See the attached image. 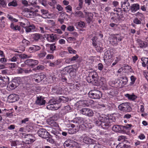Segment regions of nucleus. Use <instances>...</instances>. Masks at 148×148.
Returning a JSON list of instances; mask_svg holds the SVG:
<instances>
[{"label":"nucleus","mask_w":148,"mask_h":148,"mask_svg":"<svg viewBox=\"0 0 148 148\" xmlns=\"http://www.w3.org/2000/svg\"><path fill=\"white\" fill-rule=\"evenodd\" d=\"M86 80L89 83H97L98 81L97 73L94 71L89 72L88 76L86 78Z\"/></svg>","instance_id":"1"},{"label":"nucleus","mask_w":148,"mask_h":148,"mask_svg":"<svg viewBox=\"0 0 148 148\" xmlns=\"http://www.w3.org/2000/svg\"><path fill=\"white\" fill-rule=\"evenodd\" d=\"M100 121H102V127L103 129L108 128L111 125L109 116L104 115H102L101 117L99 118Z\"/></svg>","instance_id":"2"},{"label":"nucleus","mask_w":148,"mask_h":148,"mask_svg":"<svg viewBox=\"0 0 148 148\" xmlns=\"http://www.w3.org/2000/svg\"><path fill=\"white\" fill-rule=\"evenodd\" d=\"M123 37L119 34H115L112 36L110 39V42L113 45L116 46L118 43L121 41Z\"/></svg>","instance_id":"3"},{"label":"nucleus","mask_w":148,"mask_h":148,"mask_svg":"<svg viewBox=\"0 0 148 148\" xmlns=\"http://www.w3.org/2000/svg\"><path fill=\"white\" fill-rule=\"evenodd\" d=\"M89 97L93 99H99L102 96V93L99 90H91L88 93Z\"/></svg>","instance_id":"4"},{"label":"nucleus","mask_w":148,"mask_h":148,"mask_svg":"<svg viewBox=\"0 0 148 148\" xmlns=\"http://www.w3.org/2000/svg\"><path fill=\"white\" fill-rule=\"evenodd\" d=\"M33 81L36 83L40 82L45 77L43 73H41L40 75L34 74L31 76Z\"/></svg>","instance_id":"5"},{"label":"nucleus","mask_w":148,"mask_h":148,"mask_svg":"<svg viewBox=\"0 0 148 148\" xmlns=\"http://www.w3.org/2000/svg\"><path fill=\"white\" fill-rule=\"evenodd\" d=\"M80 113L83 115L91 117L93 116L94 113L92 110L88 108L82 109L80 111Z\"/></svg>","instance_id":"6"},{"label":"nucleus","mask_w":148,"mask_h":148,"mask_svg":"<svg viewBox=\"0 0 148 148\" xmlns=\"http://www.w3.org/2000/svg\"><path fill=\"white\" fill-rule=\"evenodd\" d=\"M39 136L44 138H46L49 137V133L45 129H40L37 132Z\"/></svg>","instance_id":"7"},{"label":"nucleus","mask_w":148,"mask_h":148,"mask_svg":"<svg viewBox=\"0 0 148 148\" xmlns=\"http://www.w3.org/2000/svg\"><path fill=\"white\" fill-rule=\"evenodd\" d=\"M118 108L121 111L128 112L130 111L131 108L128 103H124L120 104Z\"/></svg>","instance_id":"8"},{"label":"nucleus","mask_w":148,"mask_h":148,"mask_svg":"<svg viewBox=\"0 0 148 148\" xmlns=\"http://www.w3.org/2000/svg\"><path fill=\"white\" fill-rule=\"evenodd\" d=\"M25 21L27 23V25L26 26L25 28L26 32L27 33H29L34 31L35 28V26L33 24L29 25V22L27 19L25 20Z\"/></svg>","instance_id":"9"},{"label":"nucleus","mask_w":148,"mask_h":148,"mask_svg":"<svg viewBox=\"0 0 148 148\" xmlns=\"http://www.w3.org/2000/svg\"><path fill=\"white\" fill-rule=\"evenodd\" d=\"M121 7L125 12H128L130 9V3L127 1L121 2Z\"/></svg>","instance_id":"10"},{"label":"nucleus","mask_w":148,"mask_h":148,"mask_svg":"<svg viewBox=\"0 0 148 148\" xmlns=\"http://www.w3.org/2000/svg\"><path fill=\"white\" fill-rule=\"evenodd\" d=\"M46 46L47 47L46 49L47 51L51 53H53L56 48V46L54 44H47L46 45Z\"/></svg>","instance_id":"11"},{"label":"nucleus","mask_w":148,"mask_h":148,"mask_svg":"<svg viewBox=\"0 0 148 148\" xmlns=\"http://www.w3.org/2000/svg\"><path fill=\"white\" fill-rule=\"evenodd\" d=\"M44 98L42 96H39L37 97L36 101V103L40 106L44 105L46 103V101L44 99Z\"/></svg>","instance_id":"12"},{"label":"nucleus","mask_w":148,"mask_h":148,"mask_svg":"<svg viewBox=\"0 0 148 148\" xmlns=\"http://www.w3.org/2000/svg\"><path fill=\"white\" fill-rule=\"evenodd\" d=\"M57 103H58L56 101V99H51L49 101V104L47 106V108L48 109L53 110L54 109V105Z\"/></svg>","instance_id":"13"},{"label":"nucleus","mask_w":148,"mask_h":148,"mask_svg":"<svg viewBox=\"0 0 148 148\" xmlns=\"http://www.w3.org/2000/svg\"><path fill=\"white\" fill-rule=\"evenodd\" d=\"M73 14L75 17L78 18H84V16L83 12L81 11H77L74 12Z\"/></svg>","instance_id":"14"},{"label":"nucleus","mask_w":148,"mask_h":148,"mask_svg":"<svg viewBox=\"0 0 148 148\" xmlns=\"http://www.w3.org/2000/svg\"><path fill=\"white\" fill-rule=\"evenodd\" d=\"M75 124L78 123L79 124H80V125H83L84 123V119L83 118L77 117L74 119L72 121V122Z\"/></svg>","instance_id":"15"},{"label":"nucleus","mask_w":148,"mask_h":148,"mask_svg":"<svg viewBox=\"0 0 148 148\" xmlns=\"http://www.w3.org/2000/svg\"><path fill=\"white\" fill-rule=\"evenodd\" d=\"M67 72L69 73L71 77H74L76 75V70L74 68H72L71 66H69Z\"/></svg>","instance_id":"16"},{"label":"nucleus","mask_w":148,"mask_h":148,"mask_svg":"<svg viewBox=\"0 0 148 148\" xmlns=\"http://www.w3.org/2000/svg\"><path fill=\"white\" fill-rule=\"evenodd\" d=\"M57 38V36L56 34H47V39L49 41L54 42Z\"/></svg>","instance_id":"17"},{"label":"nucleus","mask_w":148,"mask_h":148,"mask_svg":"<svg viewBox=\"0 0 148 148\" xmlns=\"http://www.w3.org/2000/svg\"><path fill=\"white\" fill-rule=\"evenodd\" d=\"M40 49V47L39 46L33 45L29 48L28 51L30 53L35 52L39 51Z\"/></svg>","instance_id":"18"},{"label":"nucleus","mask_w":148,"mask_h":148,"mask_svg":"<svg viewBox=\"0 0 148 148\" xmlns=\"http://www.w3.org/2000/svg\"><path fill=\"white\" fill-rule=\"evenodd\" d=\"M41 12L42 14L41 16L44 18H49L50 17V15L49 14L48 11L47 10L44 9H41Z\"/></svg>","instance_id":"19"},{"label":"nucleus","mask_w":148,"mask_h":148,"mask_svg":"<svg viewBox=\"0 0 148 148\" xmlns=\"http://www.w3.org/2000/svg\"><path fill=\"white\" fill-rule=\"evenodd\" d=\"M21 141L18 140L12 141L11 142V148H19L21 146Z\"/></svg>","instance_id":"20"},{"label":"nucleus","mask_w":148,"mask_h":148,"mask_svg":"<svg viewBox=\"0 0 148 148\" xmlns=\"http://www.w3.org/2000/svg\"><path fill=\"white\" fill-rule=\"evenodd\" d=\"M21 44H22V45L23 46L22 47L21 49H20V50L23 51L25 50V47L29 45L30 42L28 40L25 39H24L22 40L21 42Z\"/></svg>","instance_id":"21"},{"label":"nucleus","mask_w":148,"mask_h":148,"mask_svg":"<svg viewBox=\"0 0 148 148\" xmlns=\"http://www.w3.org/2000/svg\"><path fill=\"white\" fill-rule=\"evenodd\" d=\"M140 8V5L138 4H134L130 6V9L132 12H135Z\"/></svg>","instance_id":"22"},{"label":"nucleus","mask_w":148,"mask_h":148,"mask_svg":"<svg viewBox=\"0 0 148 148\" xmlns=\"http://www.w3.org/2000/svg\"><path fill=\"white\" fill-rule=\"evenodd\" d=\"M137 42L139 47L140 48H145L147 46V43L146 42L143 41L140 39L137 40Z\"/></svg>","instance_id":"23"},{"label":"nucleus","mask_w":148,"mask_h":148,"mask_svg":"<svg viewBox=\"0 0 148 148\" xmlns=\"http://www.w3.org/2000/svg\"><path fill=\"white\" fill-rule=\"evenodd\" d=\"M82 138H83V141L85 143H90L92 142L93 139H91L89 138L87 135L84 134L82 135Z\"/></svg>","instance_id":"24"},{"label":"nucleus","mask_w":148,"mask_h":148,"mask_svg":"<svg viewBox=\"0 0 148 148\" xmlns=\"http://www.w3.org/2000/svg\"><path fill=\"white\" fill-rule=\"evenodd\" d=\"M8 98L12 101L14 102L17 100L18 96L16 94H11L8 97Z\"/></svg>","instance_id":"25"},{"label":"nucleus","mask_w":148,"mask_h":148,"mask_svg":"<svg viewBox=\"0 0 148 148\" xmlns=\"http://www.w3.org/2000/svg\"><path fill=\"white\" fill-rule=\"evenodd\" d=\"M122 126L119 125H115L112 127V130L115 132H117L122 130Z\"/></svg>","instance_id":"26"},{"label":"nucleus","mask_w":148,"mask_h":148,"mask_svg":"<svg viewBox=\"0 0 148 148\" xmlns=\"http://www.w3.org/2000/svg\"><path fill=\"white\" fill-rule=\"evenodd\" d=\"M114 14L115 16H119L122 15V11L120 8H116L114 9Z\"/></svg>","instance_id":"27"},{"label":"nucleus","mask_w":148,"mask_h":148,"mask_svg":"<svg viewBox=\"0 0 148 148\" xmlns=\"http://www.w3.org/2000/svg\"><path fill=\"white\" fill-rule=\"evenodd\" d=\"M142 61V64L143 67L147 66V69H148V58L143 57L141 58Z\"/></svg>","instance_id":"28"},{"label":"nucleus","mask_w":148,"mask_h":148,"mask_svg":"<svg viewBox=\"0 0 148 148\" xmlns=\"http://www.w3.org/2000/svg\"><path fill=\"white\" fill-rule=\"evenodd\" d=\"M17 87L16 84H15L12 81L9 83L7 86V88H9L10 90H13L16 88Z\"/></svg>","instance_id":"29"},{"label":"nucleus","mask_w":148,"mask_h":148,"mask_svg":"<svg viewBox=\"0 0 148 148\" xmlns=\"http://www.w3.org/2000/svg\"><path fill=\"white\" fill-rule=\"evenodd\" d=\"M42 37V35L39 33H36L33 34V38L36 41L40 39Z\"/></svg>","instance_id":"30"},{"label":"nucleus","mask_w":148,"mask_h":148,"mask_svg":"<svg viewBox=\"0 0 148 148\" xmlns=\"http://www.w3.org/2000/svg\"><path fill=\"white\" fill-rule=\"evenodd\" d=\"M52 91L54 93L58 94H60L62 93V88L58 87L53 88Z\"/></svg>","instance_id":"31"},{"label":"nucleus","mask_w":148,"mask_h":148,"mask_svg":"<svg viewBox=\"0 0 148 148\" xmlns=\"http://www.w3.org/2000/svg\"><path fill=\"white\" fill-rule=\"evenodd\" d=\"M84 12L86 14H88V16L87 18L86 21L88 23H90L92 21L93 18V14L91 13H87L85 11H84Z\"/></svg>","instance_id":"32"},{"label":"nucleus","mask_w":148,"mask_h":148,"mask_svg":"<svg viewBox=\"0 0 148 148\" xmlns=\"http://www.w3.org/2000/svg\"><path fill=\"white\" fill-rule=\"evenodd\" d=\"M101 117V115H99L97 116V119H96L95 121V123L97 126L101 125L102 127V121H100L99 120V118Z\"/></svg>","instance_id":"33"},{"label":"nucleus","mask_w":148,"mask_h":148,"mask_svg":"<svg viewBox=\"0 0 148 148\" xmlns=\"http://www.w3.org/2000/svg\"><path fill=\"white\" fill-rule=\"evenodd\" d=\"M125 96L128 99L132 100H134L137 98V96L134 94L130 95L129 94H126L125 95Z\"/></svg>","instance_id":"34"},{"label":"nucleus","mask_w":148,"mask_h":148,"mask_svg":"<svg viewBox=\"0 0 148 148\" xmlns=\"http://www.w3.org/2000/svg\"><path fill=\"white\" fill-rule=\"evenodd\" d=\"M10 27L11 28L14 30L20 31L21 29L20 27L18 25H14L13 23H11Z\"/></svg>","instance_id":"35"},{"label":"nucleus","mask_w":148,"mask_h":148,"mask_svg":"<svg viewBox=\"0 0 148 148\" xmlns=\"http://www.w3.org/2000/svg\"><path fill=\"white\" fill-rule=\"evenodd\" d=\"M21 81V79L19 77H17L13 79L12 81L15 84H16L17 86L20 84Z\"/></svg>","instance_id":"36"},{"label":"nucleus","mask_w":148,"mask_h":148,"mask_svg":"<svg viewBox=\"0 0 148 148\" xmlns=\"http://www.w3.org/2000/svg\"><path fill=\"white\" fill-rule=\"evenodd\" d=\"M31 134L32 136L29 137H28L27 139V143L29 145L33 142L35 140V137L32 134Z\"/></svg>","instance_id":"37"},{"label":"nucleus","mask_w":148,"mask_h":148,"mask_svg":"<svg viewBox=\"0 0 148 148\" xmlns=\"http://www.w3.org/2000/svg\"><path fill=\"white\" fill-rule=\"evenodd\" d=\"M47 54V53L45 51H41L38 54V57L40 59H43Z\"/></svg>","instance_id":"38"},{"label":"nucleus","mask_w":148,"mask_h":148,"mask_svg":"<svg viewBox=\"0 0 148 148\" xmlns=\"http://www.w3.org/2000/svg\"><path fill=\"white\" fill-rule=\"evenodd\" d=\"M97 38L96 36H94L92 38V45L93 46L95 47H97V43L98 42V41H97Z\"/></svg>","instance_id":"39"},{"label":"nucleus","mask_w":148,"mask_h":148,"mask_svg":"<svg viewBox=\"0 0 148 148\" xmlns=\"http://www.w3.org/2000/svg\"><path fill=\"white\" fill-rule=\"evenodd\" d=\"M136 78L134 76L132 75L130 77V80L131 82L129 84V85L130 86H133L135 83L136 80Z\"/></svg>","instance_id":"40"},{"label":"nucleus","mask_w":148,"mask_h":148,"mask_svg":"<svg viewBox=\"0 0 148 148\" xmlns=\"http://www.w3.org/2000/svg\"><path fill=\"white\" fill-rule=\"evenodd\" d=\"M21 146L19 148H30V145L27 143L21 142L20 144Z\"/></svg>","instance_id":"41"},{"label":"nucleus","mask_w":148,"mask_h":148,"mask_svg":"<svg viewBox=\"0 0 148 148\" xmlns=\"http://www.w3.org/2000/svg\"><path fill=\"white\" fill-rule=\"evenodd\" d=\"M142 20H141V18L139 19L138 18H136L134 19L133 21L134 23L137 25H139L141 24Z\"/></svg>","instance_id":"42"},{"label":"nucleus","mask_w":148,"mask_h":148,"mask_svg":"<svg viewBox=\"0 0 148 148\" xmlns=\"http://www.w3.org/2000/svg\"><path fill=\"white\" fill-rule=\"evenodd\" d=\"M3 84H6L8 83L9 81V78L7 76L3 77Z\"/></svg>","instance_id":"43"},{"label":"nucleus","mask_w":148,"mask_h":148,"mask_svg":"<svg viewBox=\"0 0 148 148\" xmlns=\"http://www.w3.org/2000/svg\"><path fill=\"white\" fill-rule=\"evenodd\" d=\"M121 78L123 80L122 82L123 86L126 85L128 81L127 77H122Z\"/></svg>","instance_id":"44"},{"label":"nucleus","mask_w":148,"mask_h":148,"mask_svg":"<svg viewBox=\"0 0 148 148\" xmlns=\"http://www.w3.org/2000/svg\"><path fill=\"white\" fill-rule=\"evenodd\" d=\"M106 83V80L105 78L101 77L100 79L99 83L101 86H104Z\"/></svg>","instance_id":"45"},{"label":"nucleus","mask_w":148,"mask_h":148,"mask_svg":"<svg viewBox=\"0 0 148 148\" xmlns=\"http://www.w3.org/2000/svg\"><path fill=\"white\" fill-rule=\"evenodd\" d=\"M8 5L9 6H12L16 7L17 5V3L16 0H14L12 1L9 2Z\"/></svg>","instance_id":"46"},{"label":"nucleus","mask_w":148,"mask_h":148,"mask_svg":"<svg viewBox=\"0 0 148 148\" xmlns=\"http://www.w3.org/2000/svg\"><path fill=\"white\" fill-rule=\"evenodd\" d=\"M20 137L23 138H28L32 136L30 134H26L24 133H21L20 134Z\"/></svg>","instance_id":"47"},{"label":"nucleus","mask_w":148,"mask_h":148,"mask_svg":"<svg viewBox=\"0 0 148 148\" xmlns=\"http://www.w3.org/2000/svg\"><path fill=\"white\" fill-rule=\"evenodd\" d=\"M17 56H19V57L23 59L28 58L31 57V56H28L25 54H23L21 55H17Z\"/></svg>","instance_id":"48"},{"label":"nucleus","mask_w":148,"mask_h":148,"mask_svg":"<svg viewBox=\"0 0 148 148\" xmlns=\"http://www.w3.org/2000/svg\"><path fill=\"white\" fill-rule=\"evenodd\" d=\"M67 49L69 53L70 54H75L77 53L76 51L73 49L71 47H68Z\"/></svg>","instance_id":"49"},{"label":"nucleus","mask_w":148,"mask_h":148,"mask_svg":"<svg viewBox=\"0 0 148 148\" xmlns=\"http://www.w3.org/2000/svg\"><path fill=\"white\" fill-rule=\"evenodd\" d=\"M135 16H136L137 18L139 19L141 18V20L143 19L144 18L143 15L141 13L139 12H137L135 14Z\"/></svg>","instance_id":"50"},{"label":"nucleus","mask_w":148,"mask_h":148,"mask_svg":"<svg viewBox=\"0 0 148 148\" xmlns=\"http://www.w3.org/2000/svg\"><path fill=\"white\" fill-rule=\"evenodd\" d=\"M7 17L9 20L12 21L17 22L18 21V20L17 19L13 18V17L11 15H8Z\"/></svg>","instance_id":"51"},{"label":"nucleus","mask_w":148,"mask_h":148,"mask_svg":"<svg viewBox=\"0 0 148 148\" xmlns=\"http://www.w3.org/2000/svg\"><path fill=\"white\" fill-rule=\"evenodd\" d=\"M18 54H16L15 56H13L12 58L10 59L9 60L12 62H16L17 60V59L18 58V57L19 56H17Z\"/></svg>","instance_id":"52"},{"label":"nucleus","mask_w":148,"mask_h":148,"mask_svg":"<svg viewBox=\"0 0 148 148\" xmlns=\"http://www.w3.org/2000/svg\"><path fill=\"white\" fill-rule=\"evenodd\" d=\"M31 61V60H30ZM32 61V63L30 64L31 66H34L37 64L38 63V61L37 60H31Z\"/></svg>","instance_id":"53"},{"label":"nucleus","mask_w":148,"mask_h":148,"mask_svg":"<svg viewBox=\"0 0 148 148\" xmlns=\"http://www.w3.org/2000/svg\"><path fill=\"white\" fill-rule=\"evenodd\" d=\"M70 140H67L64 143V147H69L71 146V144L70 143Z\"/></svg>","instance_id":"54"},{"label":"nucleus","mask_w":148,"mask_h":148,"mask_svg":"<svg viewBox=\"0 0 148 148\" xmlns=\"http://www.w3.org/2000/svg\"><path fill=\"white\" fill-rule=\"evenodd\" d=\"M79 58L78 56L76 54L75 56H73L69 59V61H73L76 60Z\"/></svg>","instance_id":"55"},{"label":"nucleus","mask_w":148,"mask_h":148,"mask_svg":"<svg viewBox=\"0 0 148 148\" xmlns=\"http://www.w3.org/2000/svg\"><path fill=\"white\" fill-rule=\"evenodd\" d=\"M104 58L108 59L111 58V56L110 55L109 52H106L104 53Z\"/></svg>","instance_id":"56"},{"label":"nucleus","mask_w":148,"mask_h":148,"mask_svg":"<svg viewBox=\"0 0 148 148\" xmlns=\"http://www.w3.org/2000/svg\"><path fill=\"white\" fill-rule=\"evenodd\" d=\"M56 3V1L55 0H51V2H49V5L53 7Z\"/></svg>","instance_id":"57"},{"label":"nucleus","mask_w":148,"mask_h":148,"mask_svg":"<svg viewBox=\"0 0 148 148\" xmlns=\"http://www.w3.org/2000/svg\"><path fill=\"white\" fill-rule=\"evenodd\" d=\"M78 26L81 27H85V23L82 21H80L78 23Z\"/></svg>","instance_id":"58"},{"label":"nucleus","mask_w":148,"mask_h":148,"mask_svg":"<svg viewBox=\"0 0 148 148\" xmlns=\"http://www.w3.org/2000/svg\"><path fill=\"white\" fill-rule=\"evenodd\" d=\"M67 52L66 51H61L60 53V55L62 57H64L67 55Z\"/></svg>","instance_id":"59"},{"label":"nucleus","mask_w":148,"mask_h":148,"mask_svg":"<svg viewBox=\"0 0 148 148\" xmlns=\"http://www.w3.org/2000/svg\"><path fill=\"white\" fill-rule=\"evenodd\" d=\"M0 4L4 7H5L6 5V3L5 0H0Z\"/></svg>","instance_id":"60"},{"label":"nucleus","mask_w":148,"mask_h":148,"mask_svg":"<svg viewBox=\"0 0 148 148\" xmlns=\"http://www.w3.org/2000/svg\"><path fill=\"white\" fill-rule=\"evenodd\" d=\"M65 9L66 10V12L69 13V11H71L72 10V7L70 5H68L65 7Z\"/></svg>","instance_id":"61"},{"label":"nucleus","mask_w":148,"mask_h":148,"mask_svg":"<svg viewBox=\"0 0 148 148\" xmlns=\"http://www.w3.org/2000/svg\"><path fill=\"white\" fill-rule=\"evenodd\" d=\"M55 137L58 140H60L62 138V137L61 136L60 134L58 133L56 135Z\"/></svg>","instance_id":"62"},{"label":"nucleus","mask_w":148,"mask_h":148,"mask_svg":"<svg viewBox=\"0 0 148 148\" xmlns=\"http://www.w3.org/2000/svg\"><path fill=\"white\" fill-rule=\"evenodd\" d=\"M46 58L48 60L53 59L54 56L52 54H48L46 56Z\"/></svg>","instance_id":"63"},{"label":"nucleus","mask_w":148,"mask_h":148,"mask_svg":"<svg viewBox=\"0 0 148 148\" xmlns=\"http://www.w3.org/2000/svg\"><path fill=\"white\" fill-rule=\"evenodd\" d=\"M74 29V27L73 26H69L67 28V30L71 32L73 31Z\"/></svg>","instance_id":"64"}]
</instances>
